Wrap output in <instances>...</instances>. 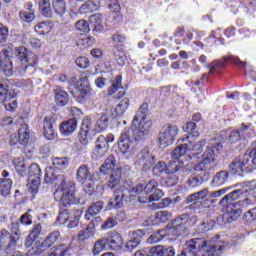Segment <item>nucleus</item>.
Returning a JSON list of instances; mask_svg holds the SVG:
<instances>
[{"label": "nucleus", "instance_id": "1", "mask_svg": "<svg viewBox=\"0 0 256 256\" xmlns=\"http://www.w3.org/2000/svg\"><path fill=\"white\" fill-rule=\"evenodd\" d=\"M159 182L157 180H150L146 185L140 184L131 187L129 182H124L123 185L116 191L108 203L110 209H121L123 207V199L130 195V197H138L140 203H153L159 201L163 197V191L158 189Z\"/></svg>", "mask_w": 256, "mask_h": 256}, {"label": "nucleus", "instance_id": "2", "mask_svg": "<svg viewBox=\"0 0 256 256\" xmlns=\"http://www.w3.org/2000/svg\"><path fill=\"white\" fill-rule=\"evenodd\" d=\"M118 149L121 155L128 161L135 159L136 165H143L149 169L155 163V156L150 154L149 148H143L139 153V147L131 140L129 129H124L118 140Z\"/></svg>", "mask_w": 256, "mask_h": 256}, {"label": "nucleus", "instance_id": "3", "mask_svg": "<svg viewBox=\"0 0 256 256\" xmlns=\"http://www.w3.org/2000/svg\"><path fill=\"white\" fill-rule=\"evenodd\" d=\"M147 113H149V105L144 103L138 109V112L132 121V129L136 139H143V137L149 135V131H151L153 122L147 117Z\"/></svg>", "mask_w": 256, "mask_h": 256}, {"label": "nucleus", "instance_id": "4", "mask_svg": "<svg viewBox=\"0 0 256 256\" xmlns=\"http://www.w3.org/2000/svg\"><path fill=\"white\" fill-rule=\"evenodd\" d=\"M241 195H245L243 192V189L240 187L236 190H234L233 192L227 194L226 196H224L221 201H220V205L222 207H226L227 212L228 213H239L241 214V209H244L245 207H249V205H253L255 203V199H251V198H246L244 200H240L238 202L237 199H239V197H241Z\"/></svg>", "mask_w": 256, "mask_h": 256}, {"label": "nucleus", "instance_id": "5", "mask_svg": "<svg viewBox=\"0 0 256 256\" xmlns=\"http://www.w3.org/2000/svg\"><path fill=\"white\" fill-rule=\"evenodd\" d=\"M223 151V145L220 142L212 140L210 146L207 147L202 154V160L195 165L194 171H209L213 163H215V157Z\"/></svg>", "mask_w": 256, "mask_h": 256}, {"label": "nucleus", "instance_id": "6", "mask_svg": "<svg viewBox=\"0 0 256 256\" xmlns=\"http://www.w3.org/2000/svg\"><path fill=\"white\" fill-rule=\"evenodd\" d=\"M56 201H60L64 207L77 203L75 198V182L63 180L54 193Z\"/></svg>", "mask_w": 256, "mask_h": 256}, {"label": "nucleus", "instance_id": "7", "mask_svg": "<svg viewBox=\"0 0 256 256\" xmlns=\"http://www.w3.org/2000/svg\"><path fill=\"white\" fill-rule=\"evenodd\" d=\"M16 59L19 60L21 66L16 67V75L19 77L27 73L28 67H35L37 65V56L35 53L29 51L26 47H19L15 49Z\"/></svg>", "mask_w": 256, "mask_h": 256}, {"label": "nucleus", "instance_id": "8", "mask_svg": "<svg viewBox=\"0 0 256 256\" xmlns=\"http://www.w3.org/2000/svg\"><path fill=\"white\" fill-rule=\"evenodd\" d=\"M183 218H177L173 222V227L166 230H159L154 234H151L147 239L148 243H159L167 237V235H174V237H181L185 233V226L183 225Z\"/></svg>", "mask_w": 256, "mask_h": 256}, {"label": "nucleus", "instance_id": "9", "mask_svg": "<svg viewBox=\"0 0 256 256\" xmlns=\"http://www.w3.org/2000/svg\"><path fill=\"white\" fill-rule=\"evenodd\" d=\"M179 135V126L176 124H164L159 135L158 142L161 147H169L175 143V137Z\"/></svg>", "mask_w": 256, "mask_h": 256}, {"label": "nucleus", "instance_id": "10", "mask_svg": "<svg viewBox=\"0 0 256 256\" xmlns=\"http://www.w3.org/2000/svg\"><path fill=\"white\" fill-rule=\"evenodd\" d=\"M0 103L6 111H15L17 109V95L15 91L7 89V86L0 84Z\"/></svg>", "mask_w": 256, "mask_h": 256}, {"label": "nucleus", "instance_id": "11", "mask_svg": "<svg viewBox=\"0 0 256 256\" xmlns=\"http://www.w3.org/2000/svg\"><path fill=\"white\" fill-rule=\"evenodd\" d=\"M99 172L92 173L87 165H81L76 172V181L82 185L89 181H99Z\"/></svg>", "mask_w": 256, "mask_h": 256}, {"label": "nucleus", "instance_id": "12", "mask_svg": "<svg viewBox=\"0 0 256 256\" xmlns=\"http://www.w3.org/2000/svg\"><path fill=\"white\" fill-rule=\"evenodd\" d=\"M93 127V123L91 121V118L89 116H86L81 123L80 132L78 135L79 142L84 147L87 146L89 143V132L91 131Z\"/></svg>", "mask_w": 256, "mask_h": 256}, {"label": "nucleus", "instance_id": "13", "mask_svg": "<svg viewBox=\"0 0 256 256\" xmlns=\"http://www.w3.org/2000/svg\"><path fill=\"white\" fill-rule=\"evenodd\" d=\"M249 164V155L244 154L236 158L229 166L230 172L233 175H243L245 171V166Z\"/></svg>", "mask_w": 256, "mask_h": 256}, {"label": "nucleus", "instance_id": "14", "mask_svg": "<svg viewBox=\"0 0 256 256\" xmlns=\"http://www.w3.org/2000/svg\"><path fill=\"white\" fill-rule=\"evenodd\" d=\"M108 151L109 144H107V138L103 135L98 136L93 150V157L95 159H101V157H105V155H107Z\"/></svg>", "mask_w": 256, "mask_h": 256}, {"label": "nucleus", "instance_id": "15", "mask_svg": "<svg viewBox=\"0 0 256 256\" xmlns=\"http://www.w3.org/2000/svg\"><path fill=\"white\" fill-rule=\"evenodd\" d=\"M119 103L116 108L112 109V119H116V117H121L124 113L129 109V97H127L124 92H119Z\"/></svg>", "mask_w": 256, "mask_h": 256}, {"label": "nucleus", "instance_id": "16", "mask_svg": "<svg viewBox=\"0 0 256 256\" xmlns=\"http://www.w3.org/2000/svg\"><path fill=\"white\" fill-rule=\"evenodd\" d=\"M109 119H113V109L107 108L98 118L96 122V131L101 133L109 127Z\"/></svg>", "mask_w": 256, "mask_h": 256}, {"label": "nucleus", "instance_id": "17", "mask_svg": "<svg viewBox=\"0 0 256 256\" xmlns=\"http://www.w3.org/2000/svg\"><path fill=\"white\" fill-rule=\"evenodd\" d=\"M105 237L108 250L110 249V251H119V249L123 247V238L119 235V233H110Z\"/></svg>", "mask_w": 256, "mask_h": 256}, {"label": "nucleus", "instance_id": "18", "mask_svg": "<svg viewBox=\"0 0 256 256\" xmlns=\"http://www.w3.org/2000/svg\"><path fill=\"white\" fill-rule=\"evenodd\" d=\"M183 131L189 134L185 137L178 139V143H187L189 139H197V137H199L200 135L199 131H197V125L195 124V122H187L183 126Z\"/></svg>", "mask_w": 256, "mask_h": 256}, {"label": "nucleus", "instance_id": "19", "mask_svg": "<svg viewBox=\"0 0 256 256\" xmlns=\"http://www.w3.org/2000/svg\"><path fill=\"white\" fill-rule=\"evenodd\" d=\"M76 89L78 91V97L80 99H85V97H89L91 95V86H89V78L86 76L81 77L79 81L76 83Z\"/></svg>", "mask_w": 256, "mask_h": 256}, {"label": "nucleus", "instance_id": "20", "mask_svg": "<svg viewBox=\"0 0 256 256\" xmlns=\"http://www.w3.org/2000/svg\"><path fill=\"white\" fill-rule=\"evenodd\" d=\"M4 58L0 59V69L2 71V73H4V75L6 77H12L13 73H16L17 70H13V62L11 61V58H9V56H7V52H3Z\"/></svg>", "mask_w": 256, "mask_h": 256}, {"label": "nucleus", "instance_id": "21", "mask_svg": "<svg viewBox=\"0 0 256 256\" xmlns=\"http://www.w3.org/2000/svg\"><path fill=\"white\" fill-rule=\"evenodd\" d=\"M54 100L59 107H65L69 103V93L62 87L57 86L54 89Z\"/></svg>", "mask_w": 256, "mask_h": 256}, {"label": "nucleus", "instance_id": "22", "mask_svg": "<svg viewBox=\"0 0 256 256\" xmlns=\"http://www.w3.org/2000/svg\"><path fill=\"white\" fill-rule=\"evenodd\" d=\"M44 127V137L48 139V141H53L55 137H57V132H55V127L53 126V118L45 117L43 120Z\"/></svg>", "mask_w": 256, "mask_h": 256}, {"label": "nucleus", "instance_id": "23", "mask_svg": "<svg viewBox=\"0 0 256 256\" xmlns=\"http://www.w3.org/2000/svg\"><path fill=\"white\" fill-rule=\"evenodd\" d=\"M117 165V160L115 156L110 155L100 167V175L112 174L113 171H117L118 168H115Z\"/></svg>", "mask_w": 256, "mask_h": 256}, {"label": "nucleus", "instance_id": "24", "mask_svg": "<svg viewBox=\"0 0 256 256\" xmlns=\"http://www.w3.org/2000/svg\"><path fill=\"white\" fill-rule=\"evenodd\" d=\"M12 165L20 177H25V175H27V169H29V166L25 162L24 158L15 157L12 161Z\"/></svg>", "mask_w": 256, "mask_h": 256}, {"label": "nucleus", "instance_id": "25", "mask_svg": "<svg viewBox=\"0 0 256 256\" xmlns=\"http://www.w3.org/2000/svg\"><path fill=\"white\" fill-rule=\"evenodd\" d=\"M17 245V239L11 238V234L7 230H1L0 232V247H15Z\"/></svg>", "mask_w": 256, "mask_h": 256}, {"label": "nucleus", "instance_id": "26", "mask_svg": "<svg viewBox=\"0 0 256 256\" xmlns=\"http://www.w3.org/2000/svg\"><path fill=\"white\" fill-rule=\"evenodd\" d=\"M75 131H77V120L75 118L62 122L60 125V133L62 135H71Z\"/></svg>", "mask_w": 256, "mask_h": 256}, {"label": "nucleus", "instance_id": "27", "mask_svg": "<svg viewBox=\"0 0 256 256\" xmlns=\"http://www.w3.org/2000/svg\"><path fill=\"white\" fill-rule=\"evenodd\" d=\"M102 210H103V202L98 201V202L92 204L87 209L84 219L86 221H91V217H95V215H99V213H101Z\"/></svg>", "mask_w": 256, "mask_h": 256}, {"label": "nucleus", "instance_id": "28", "mask_svg": "<svg viewBox=\"0 0 256 256\" xmlns=\"http://www.w3.org/2000/svg\"><path fill=\"white\" fill-rule=\"evenodd\" d=\"M196 138H190L187 143L188 151H196L197 153H201L203 151V147L207 145V140L201 139L199 141H195Z\"/></svg>", "mask_w": 256, "mask_h": 256}, {"label": "nucleus", "instance_id": "29", "mask_svg": "<svg viewBox=\"0 0 256 256\" xmlns=\"http://www.w3.org/2000/svg\"><path fill=\"white\" fill-rule=\"evenodd\" d=\"M99 9V0H89L79 8L80 15H87V13H93Z\"/></svg>", "mask_w": 256, "mask_h": 256}, {"label": "nucleus", "instance_id": "30", "mask_svg": "<svg viewBox=\"0 0 256 256\" xmlns=\"http://www.w3.org/2000/svg\"><path fill=\"white\" fill-rule=\"evenodd\" d=\"M60 237L61 234L59 233V231L51 232L41 243V249H49V247H52V245H55V243L59 241Z\"/></svg>", "mask_w": 256, "mask_h": 256}, {"label": "nucleus", "instance_id": "31", "mask_svg": "<svg viewBox=\"0 0 256 256\" xmlns=\"http://www.w3.org/2000/svg\"><path fill=\"white\" fill-rule=\"evenodd\" d=\"M103 251H109L106 236L102 237L101 239L97 240L94 243V248L92 250V254L94 256L101 255V253H103Z\"/></svg>", "mask_w": 256, "mask_h": 256}, {"label": "nucleus", "instance_id": "32", "mask_svg": "<svg viewBox=\"0 0 256 256\" xmlns=\"http://www.w3.org/2000/svg\"><path fill=\"white\" fill-rule=\"evenodd\" d=\"M31 7V5H28L27 10H21L19 12V17L24 23H33L35 21V10Z\"/></svg>", "mask_w": 256, "mask_h": 256}, {"label": "nucleus", "instance_id": "33", "mask_svg": "<svg viewBox=\"0 0 256 256\" xmlns=\"http://www.w3.org/2000/svg\"><path fill=\"white\" fill-rule=\"evenodd\" d=\"M229 179V172L227 171H220L214 175L212 180V185L214 187H221L225 185V182Z\"/></svg>", "mask_w": 256, "mask_h": 256}, {"label": "nucleus", "instance_id": "34", "mask_svg": "<svg viewBox=\"0 0 256 256\" xmlns=\"http://www.w3.org/2000/svg\"><path fill=\"white\" fill-rule=\"evenodd\" d=\"M240 187H241L244 195H250V197H253V199L255 201V197H256V180H252L250 182H246L244 184H241Z\"/></svg>", "mask_w": 256, "mask_h": 256}, {"label": "nucleus", "instance_id": "35", "mask_svg": "<svg viewBox=\"0 0 256 256\" xmlns=\"http://www.w3.org/2000/svg\"><path fill=\"white\" fill-rule=\"evenodd\" d=\"M183 170V162L179 160H171L166 164V175H175L178 171Z\"/></svg>", "mask_w": 256, "mask_h": 256}, {"label": "nucleus", "instance_id": "36", "mask_svg": "<svg viewBox=\"0 0 256 256\" xmlns=\"http://www.w3.org/2000/svg\"><path fill=\"white\" fill-rule=\"evenodd\" d=\"M29 126L27 124H22L18 129V139L20 140V145H27L29 142Z\"/></svg>", "mask_w": 256, "mask_h": 256}, {"label": "nucleus", "instance_id": "37", "mask_svg": "<svg viewBox=\"0 0 256 256\" xmlns=\"http://www.w3.org/2000/svg\"><path fill=\"white\" fill-rule=\"evenodd\" d=\"M52 7L59 17H63V15H65V11L67 10V2L66 0H52Z\"/></svg>", "mask_w": 256, "mask_h": 256}, {"label": "nucleus", "instance_id": "38", "mask_svg": "<svg viewBox=\"0 0 256 256\" xmlns=\"http://www.w3.org/2000/svg\"><path fill=\"white\" fill-rule=\"evenodd\" d=\"M178 143H183V144H180L171 153L173 159L176 160V161H178L179 158L186 155L187 152L189 151L188 146H187V142H178Z\"/></svg>", "mask_w": 256, "mask_h": 256}, {"label": "nucleus", "instance_id": "39", "mask_svg": "<svg viewBox=\"0 0 256 256\" xmlns=\"http://www.w3.org/2000/svg\"><path fill=\"white\" fill-rule=\"evenodd\" d=\"M51 29H53V26L49 21L40 22L34 27V31L38 33V35H47L51 33Z\"/></svg>", "mask_w": 256, "mask_h": 256}, {"label": "nucleus", "instance_id": "40", "mask_svg": "<svg viewBox=\"0 0 256 256\" xmlns=\"http://www.w3.org/2000/svg\"><path fill=\"white\" fill-rule=\"evenodd\" d=\"M121 183V170L117 169L114 170L111 174H110V178L108 180V187H110V189H115V187H117V185H120Z\"/></svg>", "mask_w": 256, "mask_h": 256}, {"label": "nucleus", "instance_id": "41", "mask_svg": "<svg viewBox=\"0 0 256 256\" xmlns=\"http://www.w3.org/2000/svg\"><path fill=\"white\" fill-rule=\"evenodd\" d=\"M11 185H13V181L9 178L0 180V193L2 197H7V195L11 194Z\"/></svg>", "mask_w": 256, "mask_h": 256}, {"label": "nucleus", "instance_id": "42", "mask_svg": "<svg viewBox=\"0 0 256 256\" xmlns=\"http://www.w3.org/2000/svg\"><path fill=\"white\" fill-rule=\"evenodd\" d=\"M42 227L41 224L34 225L31 233L29 234L27 240H26V246L31 247L33 245V241L37 239L41 235Z\"/></svg>", "mask_w": 256, "mask_h": 256}, {"label": "nucleus", "instance_id": "43", "mask_svg": "<svg viewBox=\"0 0 256 256\" xmlns=\"http://www.w3.org/2000/svg\"><path fill=\"white\" fill-rule=\"evenodd\" d=\"M83 216V211L81 210H76L74 212L70 213V221L68 223V228L69 229H75L79 225V219Z\"/></svg>", "mask_w": 256, "mask_h": 256}, {"label": "nucleus", "instance_id": "44", "mask_svg": "<svg viewBox=\"0 0 256 256\" xmlns=\"http://www.w3.org/2000/svg\"><path fill=\"white\" fill-rule=\"evenodd\" d=\"M52 163L54 169H58V171H64V169L69 167V159L65 157L54 158Z\"/></svg>", "mask_w": 256, "mask_h": 256}, {"label": "nucleus", "instance_id": "45", "mask_svg": "<svg viewBox=\"0 0 256 256\" xmlns=\"http://www.w3.org/2000/svg\"><path fill=\"white\" fill-rule=\"evenodd\" d=\"M39 8L44 17H51L53 12L51 11V2L49 0H40Z\"/></svg>", "mask_w": 256, "mask_h": 256}, {"label": "nucleus", "instance_id": "46", "mask_svg": "<svg viewBox=\"0 0 256 256\" xmlns=\"http://www.w3.org/2000/svg\"><path fill=\"white\" fill-rule=\"evenodd\" d=\"M28 189L32 195L39 193V187L41 186V178H28Z\"/></svg>", "mask_w": 256, "mask_h": 256}, {"label": "nucleus", "instance_id": "47", "mask_svg": "<svg viewBox=\"0 0 256 256\" xmlns=\"http://www.w3.org/2000/svg\"><path fill=\"white\" fill-rule=\"evenodd\" d=\"M28 176V179H41V168L39 167V164L34 163L29 166Z\"/></svg>", "mask_w": 256, "mask_h": 256}, {"label": "nucleus", "instance_id": "48", "mask_svg": "<svg viewBox=\"0 0 256 256\" xmlns=\"http://www.w3.org/2000/svg\"><path fill=\"white\" fill-rule=\"evenodd\" d=\"M122 81H123V78L121 77V75L116 76L112 85L108 89V94L109 95H115V93L118 92L119 89H121Z\"/></svg>", "mask_w": 256, "mask_h": 256}, {"label": "nucleus", "instance_id": "49", "mask_svg": "<svg viewBox=\"0 0 256 256\" xmlns=\"http://www.w3.org/2000/svg\"><path fill=\"white\" fill-rule=\"evenodd\" d=\"M171 217V212L168 211H159L154 214V219H156L158 223H167V221H170Z\"/></svg>", "mask_w": 256, "mask_h": 256}, {"label": "nucleus", "instance_id": "50", "mask_svg": "<svg viewBox=\"0 0 256 256\" xmlns=\"http://www.w3.org/2000/svg\"><path fill=\"white\" fill-rule=\"evenodd\" d=\"M95 232L91 228H85L81 230L78 234L79 241H87L88 239H91V237H94Z\"/></svg>", "mask_w": 256, "mask_h": 256}, {"label": "nucleus", "instance_id": "51", "mask_svg": "<svg viewBox=\"0 0 256 256\" xmlns=\"http://www.w3.org/2000/svg\"><path fill=\"white\" fill-rule=\"evenodd\" d=\"M75 28L80 33H89L91 31V28L89 27V22L85 20H79L75 24Z\"/></svg>", "mask_w": 256, "mask_h": 256}, {"label": "nucleus", "instance_id": "52", "mask_svg": "<svg viewBox=\"0 0 256 256\" xmlns=\"http://www.w3.org/2000/svg\"><path fill=\"white\" fill-rule=\"evenodd\" d=\"M153 173L157 177H159V175H161L162 173H165L167 175V164L163 161L158 162L153 168Z\"/></svg>", "mask_w": 256, "mask_h": 256}, {"label": "nucleus", "instance_id": "53", "mask_svg": "<svg viewBox=\"0 0 256 256\" xmlns=\"http://www.w3.org/2000/svg\"><path fill=\"white\" fill-rule=\"evenodd\" d=\"M9 38V28L3 23H0V45H5L7 39Z\"/></svg>", "mask_w": 256, "mask_h": 256}, {"label": "nucleus", "instance_id": "54", "mask_svg": "<svg viewBox=\"0 0 256 256\" xmlns=\"http://www.w3.org/2000/svg\"><path fill=\"white\" fill-rule=\"evenodd\" d=\"M31 213H33V210H28L20 217V223L22 225H33V216Z\"/></svg>", "mask_w": 256, "mask_h": 256}, {"label": "nucleus", "instance_id": "55", "mask_svg": "<svg viewBox=\"0 0 256 256\" xmlns=\"http://www.w3.org/2000/svg\"><path fill=\"white\" fill-rule=\"evenodd\" d=\"M165 251V246L163 245H158V246H153L150 249H148V253L150 256H163Z\"/></svg>", "mask_w": 256, "mask_h": 256}, {"label": "nucleus", "instance_id": "56", "mask_svg": "<svg viewBox=\"0 0 256 256\" xmlns=\"http://www.w3.org/2000/svg\"><path fill=\"white\" fill-rule=\"evenodd\" d=\"M70 218H71V212L64 210L59 213L57 221L59 225H65V223H67V221H69Z\"/></svg>", "mask_w": 256, "mask_h": 256}, {"label": "nucleus", "instance_id": "57", "mask_svg": "<svg viewBox=\"0 0 256 256\" xmlns=\"http://www.w3.org/2000/svg\"><path fill=\"white\" fill-rule=\"evenodd\" d=\"M114 56L118 65H120L121 67H123V65H125V63L127 62V56H125V52L123 51H115Z\"/></svg>", "mask_w": 256, "mask_h": 256}, {"label": "nucleus", "instance_id": "58", "mask_svg": "<svg viewBox=\"0 0 256 256\" xmlns=\"http://www.w3.org/2000/svg\"><path fill=\"white\" fill-rule=\"evenodd\" d=\"M45 256H71V254H69V249H65L63 246H58L56 252L47 253Z\"/></svg>", "mask_w": 256, "mask_h": 256}, {"label": "nucleus", "instance_id": "59", "mask_svg": "<svg viewBox=\"0 0 256 256\" xmlns=\"http://www.w3.org/2000/svg\"><path fill=\"white\" fill-rule=\"evenodd\" d=\"M45 183H55L57 181V176L53 173V168H47L44 177Z\"/></svg>", "mask_w": 256, "mask_h": 256}, {"label": "nucleus", "instance_id": "60", "mask_svg": "<svg viewBox=\"0 0 256 256\" xmlns=\"http://www.w3.org/2000/svg\"><path fill=\"white\" fill-rule=\"evenodd\" d=\"M75 62L77 67H79L80 69H87V67H89L90 65L89 59L83 56L76 58Z\"/></svg>", "mask_w": 256, "mask_h": 256}, {"label": "nucleus", "instance_id": "61", "mask_svg": "<svg viewBox=\"0 0 256 256\" xmlns=\"http://www.w3.org/2000/svg\"><path fill=\"white\" fill-rule=\"evenodd\" d=\"M213 227H215V221L210 220L207 223H202V225L200 226V231L201 233H207V231H211V229H213Z\"/></svg>", "mask_w": 256, "mask_h": 256}, {"label": "nucleus", "instance_id": "62", "mask_svg": "<svg viewBox=\"0 0 256 256\" xmlns=\"http://www.w3.org/2000/svg\"><path fill=\"white\" fill-rule=\"evenodd\" d=\"M93 43H95V39L93 37H84L79 41L78 45H83V47H92Z\"/></svg>", "mask_w": 256, "mask_h": 256}, {"label": "nucleus", "instance_id": "63", "mask_svg": "<svg viewBox=\"0 0 256 256\" xmlns=\"http://www.w3.org/2000/svg\"><path fill=\"white\" fill-rule=\"evenodd\" d=\"M241 139V134L239 131H232L230 135L228 136V143H237Z\"/></svg>", "mask_w": 256, "mask_h": 256}, {"label": "nucleus", "instance_id": "64", "mask_svg": "<svg viewBox=\"0 0 256 256\" xmlns=\"http://www.w3.org/2000/svg\"><path fill=\"white\" fill-rule=\"evenodd\" d=\"M117 225V219L109 218L106 222L102 224V229H113Z\"/></svg>", "mask_w": 256, "mask_h": 256}]
</instances>
